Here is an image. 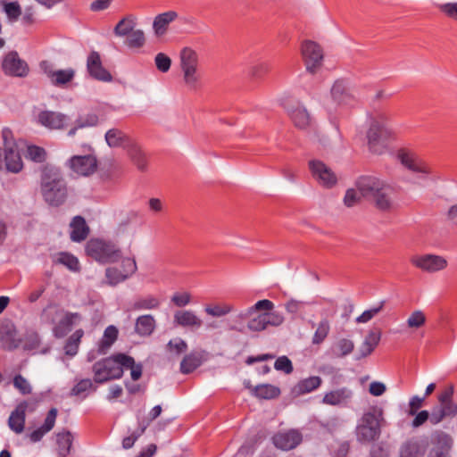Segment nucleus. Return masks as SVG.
<instances>
[{"mask_svg": "<svg viewBox=\"0 0 457 457\" xmlns=\"http://www.w3.org/2000/svg\"><path fill=\"white\" fill-rule=\"evenodd\" d=\"M57 413L56 408H51L46 414L44 424L28 435L32 443L39 442L46 433L52 430L55 424Z\"/></svg>", "mask_w": 457, "mask_h": 457, "instance_id": "27", "label": "nucleus"}, {"mask_svg": "<svg viewBox=\"0 0 457 457\" xmlns=\"http://www.w3.org/2000/svg\"><path fill=\"white\" fill-rule=\"evenodd\" d=\"M263 315L265 316V321L266 325L272 326V327H278L281 325L284 321L283 315L278 312H271L269 311L268 312H264Z\"/></svg>", "mask_w": 457, "mask_h": 457, "instance_id": "62", "label": "nucleus"}, {"mask_svg": "<svg viewBox=\"0 0 457 457\" xmlns=\"http://www.w3.org/2000/svg\"><path fill=\"white\" fill-rule=\"evenodd\" d=\"M13 386L22 394L29 395L31 393V386L27 379L21 374L15 375L13 378Z\"/></svg>", "mask_w": 457, "mask_h": 457, "instance_id": "63", "label": "nucleus"}, {"mask_svg": "<svg viewBox=\"0 0 457 457\" xmlns=\"http://www.w3.org/2000/svg\"><path fill=\"white\" fill-rule=\"evenodd\" d=\"M2 69L4 74L12 77H26L29 73L27 62L19 57L15 51L9 52L2 62Z\"/></svg>", "mask_w": 457, "mask_h": 457, "instance_id": "12", "label": "nucleus"}, {"mask_svg": "<svg viewBox=\"0 0 457 457\" xmlns=\"http://www.w3.org/2000/svg\"><path fill=\"white\" fill-rule=\"evenodd\" d=\"M274 368L277 370L283 371L286 374L292 373L294 370L291 360L285 355L277 358L274 363Z\"/></svg>", "mask_w": 457, "mask_h": 457, "instance_id": "60", "label": "nucleus"}, {"mask_svg": "<svg viewBox=\"0 0 457 457\" xmlns=\"http://www.w3.org/2000/svg\"><path fill=\"white\" fill-rule=\"evenodd\" d=\"M330 330L329 322L327 319H323L318 324V328L312 337V344L320 345L328 337Z\"/></svg>", "mask_w": 457, "mask_h": 457, "instance_id": "45", "label": "nucleus"}, {"mask_svg": "<svg viewBox=\"0 0 457 457\" xmlns=\"http://www.w3.org/2000/svg\"><path fill=\"white\" fill-rule=\"evenodd\" d=\"M351 395V391L345 387H343L326 393L322 403L328 405H338L345 402L346 399L350 398Z\"/></svg>", "mask_w": 457, "mask_h": 457, "instance_id": "38", "label": "nucleus"}, {"mask_svg": "<svg viewBox=\"0 0 457 457\" xmlns=\"http://www.w3.org/2000/svg\"><path fill=\"white\" fill-rule=\"evenodd\" d=\"M289 116L295 126L299 129H305L310 123V115L307 110L301 105L288 111Z\"/></svg>", "mask_w": 457, "mask_h": 457, "instance_id": "39", "label": "nucleus"}, {"mask_svg": "<svg viewBox=\"0 0 457 457\" xmlns=\"http://www.w3.org/2000/svg\"><path fill=\"white\" fill-rule=\"evenodd\" d=\"M204 361V351H192L186 354L180 362V372L182 374H190L199 368Z\"/></svg>", "mask_w": 457, "mask_h": 457, "instance_id": "29", "label": "nucleus"}, {"mask_svg": "<svg viewBox=\"0 0 457 457\" xmlns=\"http://www.w3.org/2000/svg\"><path fill=\"white\" fill-rule=\"evenodd\" d=\"M411 262L421 270L430 273L442 270L447 266L444 257L435 254L414 255L411 258Z\"/></svg>", "mask_w": 457, "mask_h": 457, "instance_id": "14", "label": "nucleus"}, {"mask_svg": "<svg viewBox=\"0 0 457 457\" xmlns=\"http://www.w3.org/2000/svg\"><path fill=\"white\" fill-rule=\"evenodd\" d=\"M197 62L198 56L193 49L185 47L181 50L180 66L184 73V80L190 87H195L198 80Z\"/></svg>", "mask_w": 457, "mask_h": 457, "instance_id": "8", "label": "nucleus"}, {"mask_svg": "<svg viewBox=\"0 0 457 457\" xmlns=\"http://www.w3.org/2000/svg\"><path fill=\"white\" fill-rule=\"evenodd\" d=\"M383 415V410L378 406L370 407L362 414L355 428V435L359 443L370 444L380 437L382 423L384 422Z\"/></svg>", "mask_w": 457, "mask_h": 457, "instance_id": "3", "label": "nucleus"}, {"mask_svg": "<svg viewBox=\"0 0 457 457\" xmlns=\"http://www.w3.org/2000/svg\"><path fill=\"white\" fill-rule=\"evenodd\" d=\"M167 348L170 352H174L177 355H179L187 350V344L185 340L177 337L169 341Z\"/></svg>", "mask_w": 457, "mask_h": 457, "instance_id": "57", "label": "nucleus"}, {"mask_svg": "<svg viewBox=\"0 0 457 457\" xmlns=\"http://www.w3.org/2000/svg\"><path fill=\"white\" fill-rule=\"evenodd\" d=\"M40 67L54 86H62L67 84L71 82L75 76L74 70L71 68L66 70L53 71L51 69V64L47 61L41 62Z\"/></svg>", "mask_w": 457, "mask_h": 457, "instance_id": "21", "label": "nucleus"}, {"mask_svg": "<svg viewBox=\"0 0 457 457\" xmlns=\"http://www.w3.org/2000/svg\"><path fill=\"white\" fill-rule=\"evenodd\" d=\"M56 262L64 265L71 271H79L80 266L79 259L68 252L59 253Z\"/></svg>", "mask_w": 457, "mask_h": 457, "instance_id": "43", "label": "nucleus"}, {"mask_svg": "<svg viewBox=\"0 0 457 457\" xmlns=\"http://www.w3.org/2000/svg\"><path fill=\"white\" fill-rule=\"evenodd\" d=\"M105 277L108 280V284L111 286H116L128 278V275H125L120 269L116 267L107 268L105 270Z\"/></svg>", "mask_w": 457, "mask_h": 457, "instance_id": "47", "label": "nucleus"}, {"mask_svg": "<svg viewBox=\"0 0 457 457\" xmlns=\"http://www.w3.org/2000/svg\"><path fill=\"white\" fill-rule=\"evenodd\" d=\"M119 330L115 326H108L104 329V335L98 343L97 353L105 354L111 348V346L114 344V342L117 340Z\"/></svg>", "mask_w": 457, "mask_h": 457, "instance_id": "35", "label": "nucleus"}, {"mask_svg": "<svg viewBox=\"0 0 457 457\" xmlns=\"http://www.w3.org/2000/svg\"><path fill=\"white\" fill-rule=\"evenodd\" d=\"M270 71V65L267 62H258L250 67L248 74L253 79H261Z\"/></svg>", "mask_w": 457, "mask_h": 457, "instance_id": "58", "label": "nucleus"}, {"mask_svg": "<svg viewBox=\"0 0 457 457\" xmlns=\"http://www.w3.org/2000/svg\"><path fill=\"white\" fill-rule=\"evenodd\" d=\"M130 363L129 355L122 353L101 359L92 366L94 382L104 384L113 379H120L123 376V366H129Z\"/></svg>", "mask_w": 457, "mask_h": 457, "instance_id": "2", "label": "nucleus"}, {"mask_svg": "<svg viewBox=\"0 0 457 457\" xmlns=\"http://www.w3.org/2000/svg\"><path fill=\"white\" fill-rule=\"evenodd\" d=\"M17 330L12 321H4L0 325V346L4 350L12 351L18 348L21 340L16 338Z\"/></svg>", "mask_w": 457, "mask_h": 457, "instance_id": "18", "label": "nucleus"}, {"mask_svg": "<svg viewBox=\"0 0 457 457\" xmlns=\"http://www.w3.org/2000/svg\"><path fill=\"white\" fill-rule=\"evenodd\" d=\"M386 183L380 179L371 176H361L356 181V187L361 195L369 200H373L376 195L380 191Z\"/></svg>", "mask_w": 457, "mask_h": 457, "instance_id": "15", "label": "nucleus"}, {"mask_svg": "<svg viewBox=\"0 0 457 457\" xmlns=\"http://www.w3.org/2000/svg\"><path fill=\"white\" fill-rule=\"evenodd\" d=\"M301 50L307 71L314 73L321 65L323 60L322 49L316 42L306 40L302 44Z\"/></svg>", "mask_w": 457, "mask_h": 457, "instance_id": "10", "label": "nucleus"}, {"mask_svg": "<svg viewBox=\"0 0 457 457\" xmlns=\"http://www.w3.org/2000/svg\"><path fill=\"white\" fill-rule=\"evenodd\" d=\"M27 157L35 162H44L46 158V152L43 147L29 145L27 149Z\"/></svg>", "mask_w": 457, "mask_h": 457, "instance_id": "53", "label": "nucleus"}, {"mask_svg": "<svg viewBox=\"0 0 457 457\" xmlns=\"http://www.w3.org/2000/svg\"><path fill=\"white\" fill-rule=\"evenodd\" d=\"M38 122L50 129H62L69 120L63 113L53 111H42L37 116Z\"/></svg>", "mask_w": 457, "mask_h": 457, "instance_id": "23", "label": "nucleus"}, {"mask_svg": "<svg viewBox=\"0 0 457 457\" xmlns=\"http://www.w3.org/2000/svg\"><path fill=\"white\" fill-rule=\"evenodd\" d=\"M302 440V434L295 429L277 433L272 436V443L274 445L284 451H289L295 448L300 445Z\"/></svg>", "mask_w": 457, "mask_h": 457, "instance_id": "17", "label": "nucleus"}, {"mask_svg": "<svg viewBox=\"0 0 457 457\" xmlns=\"http://www.w3.org/2000/svg\"><path fill=\"white\" fill-rule=\"evenodd\" d=\"M280 393L279 387L271 384H260L253 388V395L264 400L275 399Z\"/></svg>", "mask_w": 457, "mask_h": 457, "instance_id": "37", "label": "nucleus"}, {"mask_svg": "<svg viewBox=\"0 0 457 457\" xmlns=\"http://www.w3.org/2000/svg\"><path fill=\"white\" fill-rule=\"evenodd\" d=\"M160 305V301L153 296L148 295L144 298H138L134 301L132 303V310L134 311H141V310H153L157 309Z\"/></svg>", "mask_w": 457, "mask_h": 457, "instance_id": "42", "label": "nucleus"}, {"mask_svg": "<svg viewBox=\"0 0 457 457\" xmlns=\"http://www.w3.org/2000/svg\"><path fill=\"white\" fill-rule=\"evenodd\" d=\"M274 307V303L268 299L260 300L257 303H255L253 306L246 309L245 312L240 313L241 318H249L252 316L255 312L258 311H272Z\"/></svg>", "mask_w": 457, "mask_h": 457, "instance_id": "44", "label": "nucleus"}, {"mask_svg": "<svg viewBox=\"0 0 457 457\" xmlns=\"http://www.w3.org/2000/svg\"><path fill=\"white\" fill-rule=\"evenodd\" d=\"M156 327V322L153 315L145 314L139 316L135 322V333L140 337H150Z\"/></svg>", "mask_w": 457, "mask_h": 457, "instance_id": "34", "label": "nucleus"}, {"mask_svg": "<svg viewBox=\"0 0 457 457\" xmlns=\"http://www.w3.org/2000/svg\"><path fill=\"white\" fill-rule=\"evenodd\" d=\"M104 137L107 145L112 148L122 147L128 149L133 143L125 132L116 128L107 130Z\"/></svg>", "mask_w": 457, "mask_h": 457, "instance_id": "30", "label": "nucleus"}, {"mask_svg": "<svg viewBox=\"0 0 457 457\" xmlns=\"http://www.w3.org/2000/svg\"><path fill=\"white\" fill-rule=\"evenodd\" d=\"M322 380L319 376H311L300 380L293 388L292 394L300 396L309 394L320 386Z\"/></svg>", "mask_w": 457, "mask_h": 457, "instance_id": "33", "label": "nucleus"}, {"mask_svg": "<svg viewBox=\"0 0 457 457\" xmlns=\"http://www.w3.org/2000/svg\"><path fill=\"white\" fill-rule=\"evenodd\" d=\"M70 227V238L72 242L80 243L89 234V227L87 225L86 220L80 215H77L71 220Z\"/></svg>", "mask_w": 457, "mask_h": 457, "instance_id": "28", "label": "nucleus"}, {"mask_svg": "<svg viewBox=\"0 0 457 457\" xmlns=\"http://www.w3.org/2000/svg\"><path fill=\"white\" fill-rule=\"evenodd\" d=\"M87 71L90 77L96 80L104 82L112 80V74L103 66L100 54L96 51H92L87 56Z\"/></svg>", "mask_w": 457, "mask_h": 457, "instance_id": "16", "label": "nucleus"}, {"mask_svg": "<svg viewBox=\"0 0 457 457\" xmlns=\"http://www.w3.org/2000/svg\"><path fill=\"white\" fill-rule=\"evenodd\" d=\"M73 436L68 430L60 432L56 435V444L60 456L66 457L70 454Z\"/></svg>", "mask_w": 457, "mask_h": 457, "instance_id": "40", "label": "nucleus"}, {"mask_svg": "<svg viewBox=\"0 0 457 457\" xmlns=\"http://www.w3.org/2000/svg\"><path fill=\"white\" fill-rule=\"evenodd\" d=\"M427 448V440L412 437L402 445L399 457H423Z\"/></svg>", "mask_w": 457, "mask_h": 457, "instance_id": "24", "label": "nucleus"}, {"mask_svg": "<svg viewBox=\"0 0 457 457\" xmlns=\"http://www.w3.org/2000/svg\"><path fill=\"white\" fill-rule=\"evenodd\" d=\"M135 23L129 18L121 19L114 27L113 33L117 37L129 36L134 29Z\"/></svg>", "mask_w": 457, "mask_h": 457, "instance_id": "46", "label": "nucleus"}, {"mask_svg": "<svg viewBox=\"0 0 457 457\" xmlns=\"http://www.w3.org/2000/svg\"><path fill=\"white\" fill-rule=\"evenodd\" d=\"M149 426V422H140L139 428L134 431L130 436H125L122 440V447L124 449H130L135 442L138 439L139 436H141L145 428Z\"/></svg>", "mask_w": 457, "mask_h": 457, "instance_id": "48", "label": "nucleus"}, {"mask_svg": "<svg viewBox=\"0 0 457 457\" xmlns=\"http://www.w3.org/2000/svg\"><path fill=\"white\" fill-rule=\"evenodd\" d=\"M41 345V337L36 331L27 333L24 339L23 349L25 351H37Z\"/></svg>", "mask_w": 457, "mask_h": 457, "instance_id": "50", "label": "nucleus"}, {"mask_svg": "<svg viewBox=\"0 0 457 457\" xmlns=\"http://www.w3.org/2000/svg\"><path fill=\"white\" fill-rule=\"evenodd\" d=\"M396 189L390 184H386L373 198L372 202L377 209L382 212H389L393 209Z\"/></svg>", "mask_w": 457, "mask_h": 457, "instance_id": "19", "label": "nucleus"}, {"mask_svg": "<svg viewBox=\"0 0 457 457\" xmlns=\"http://www.w3.org/2000/svg\"><path fill=\"white\" fill-rule=\"evenodd\" d=\"M128 154L138 170L143 171L146 169L147 160L145 154L143 153L139 146L132 143L131 145L128 148Z\"/></svg>", "mask_w": 457, "mask_h": 457, "instance_id": "41", "label": "nucleus"}, {"mask_svg": "<svg viewBox=\"0 0 457 457\" xmlns=\"http://www.w3.org/2000/svg\"><path fill=\"white\" fill-rule=\"evenodd\" d=\"M69 168L77 175L88 177L96 172L98 162L95 155H74L68 161Z\"/></svg>", "mask_w": 457, "mask_h": 457, "instance_id": "11", "label": "nucleus"}, {"mask_svg": "<svg viewBox=\"0 0 457 457\" xmlns=\"http://www.w3.org/2000/svg\"><path fill=\"white\" fill-rule=\"evenodd\" d=\"M99 118L96 113H87L86 115H79L75 121L79 128L94 127L98 124Z\"/></svg>", "mask_w": 457, "mask_h": 457, "instance_id": "55", "label": "nucleus"}, {"mask_svg": "<svg viewBox=\"0 0 457 457\" xmlns=\"http://www.w3.org/2000/svg\"><path fill=\"white\" fill-rule=\"evenodd\" d=\"M127 37L126 45L129 48H140L145 43V34L141 29L133 30Z\"/></svg>", "mask_w": 457, "mask_h": 457, "instance_id": "49", "label": "nucleus"}, {"mask_svg": "<svg viewBox=\"0 0 457 457\" xmlns=\"http://www.w3.org/2000/svg\"><path fill=\"white\" fill-rule=\"evenodd\" d=\"M97 387L94 386L93 382L89 378L80 379L71 390V395H81L83 393L92 390L96 391Z\"/></svg>", "mask_w": 457, "mask_h": 457, "instance_id": "51", "label": "nucleus"}, {"mask_svg": "<svg viewBox=\"0 0 457 457\" xmlns=\"http://www.w3.org/2000/svg\"><path fill=\"white\" fill-rule=\"evenodd\" d=\"M84 336V330L82 328H79L75 330L65 341L63 351L65 355L72 358L74 357L79 348V345L81 343V339Z\"/></svg>", "mask_w": 457, "mask_h": 457, "instance_id": "36", "label": "nucleus"}, {"mask_svg": "<svg viewBox=\"0 0 457 457\" xmlns=\"http://www.w3.org/2000/svg\"><path fill=\"white\" fill-rule=\"evenodd\" d=\"M265 319L263 313L258 314L248 321L247 328L254 332L262 331L267 328Z\"/></svg>", "mask_w": 457, "mask_h": 457, "instance_id": "56", "label": "nucleus"}, {"mask_svg": "<svg viewBox=\"0 0 457 457\" xmlns=\"http://www.w3.org/2000/svg\"><path fill=\"white\" fill-rule=\"evenodd\" d=\"M86 253L103 263L115 262L121 258V251L115 244L100 238H92L87 241Z\"/></svg>", "mask_w": 457, "mask_h": 457, "instance_id": "5", "label": "nucleus"}, {"mask_svg": "<svg viewBox=\"0 0 457 457\" xmlns=\"http://www.w3.org/2000/svg\"><path fill=\"white\" fill-rule=\"evenodd\" d=\"M80 319L81 316L78 312H63L57 323L52 328L53 336L55 338H63L72 330L76 321Z\"/></svg>", "mask_w": 457, "mask_h": 457, "instance_id": "20", "label": "nucleus"}, {"mask_svg": "<svg viewBox=\"0 0 457 457\" xmlns=\"http://www.w3.org/2000/svg\"><path fill=\"white\" fill-rule=\"evenodd\" d=\"M178 18V12L168 11L156 15L153 22V29L157 37L163 36L168 29L169 25Z\"/></svg>", "mask_w": 457, "mask_h": 457, "instance_id": "31", "label": "nucleus"}, {"mask_svg": "<svg viewBox=\"0 0 457 457\" xmlns=\"http://www.w3.org/2000/svg\"><path fill=\"white\" fill-rule=\"evenodd\" d=\"M380 339L381 331L379 328L370 330L366 335L362 344L359 347V352L355 357V360L360 361L370 355L375 348L378 345Z\"/></svg>", "mask_w": 457, "mask_h": 457, "instance_id": "25", "label": "nucleus"}, {"mask_svg": "<svg viewBox=\"0 0 457 457\" xmlns=\"http://www.w3.org/2000/svg\"><path fill=\"white\" fill-rule=\"evenodd\" d=\"M397 157L401 163L411 171L423 174L430 172L429 168L413 152L401 149L398 151Z\"/></svg>", "mask_w": 457, "mask_h": 457, "instance_id": "22", "label": "nucleus"}, {"mask_svg": "<svg viewBox=\"0 0 457 457\" xmlns=\"http://www.w3.org/2000/svg\"><path fill=\"white\" fill-rule=\"evenodd\" d=\"M426 322V316L421 311L413 312L407 320L409 328H419Z\"/></svg>", "mask_w": 457, "mask_h": 457, "instance_id": "59", "label": "nucleus"}, {"mask_svg": "<svg viewBox=\"0 0 457 457\" xmlns=\"http://www.w3.org/2000/svg\"><path fill=\"white\" fill-rule=\"evenodd\" d=\"M331 97L338 105L354 106L358 103L355 88L344 79L336 80L330 90Z\"/></svg>", "mask_w": 457, "mask_h": 457, "instance_id": "7", "label": "nucleus"}, {"mask_svg": "<svg viewBox=\"0 0 457 457\" xmlns=\"http://www.w3.org/2000/svg\"><path fill=\"white\" fill-rule=\"evenodd\" d=\"M154 62L156 68L161 72H167L170 69L171 60L170 58L163 53H159L155 55Z\"/></svg>", "mask_w": 457, "mask_h": 457, "instance_id": "61", "label": "nucleus"}, {"mask_svg": "<svg viewBox=\"0 0 457 457\" xmlns=\"http://www.w3.org/2000/svg\"><path fill=\"white\" fill-rule=\"evenodd\" d=\"M309 169L315 180L324 187L330 188L337 183V176L324 162L319 160H311Z\"/></svg>", "mask_w": 457, "mask_h": 457, "instance_id": "13", "label": "nucleus"}, {"mask_svg": "<svg viewBox=\"0 0 457 457\" xmlns=\"http://www.w3.org/2000/svg\"><path fill=\"white\" fill-rule=\"evenodd\" d=\"M354 349V344L352 340L342 338L335 346V353L337 357H345L350 354Z\"/></svg>", "mask_w": 457, "mask_h": 457, "instance_id": "52", "label": "nucleus"}, {"mask_svg": "<svg viewBox=\"0 0 457 457\" xmlns=\"http://www.w3.org/2000/svg\"><path fill=\"white\" fill-rule=\"evenodd\" d=\"M4 11L10 20H17L21 14V9L17 2H9L4 4Z\"/></svg>", "mask_w": 457, "mask_h": 457, "instance_id": "64", "label": "nucleus"}, {"mask_svg": "<svg viewBox=\"0 0 457 457\" xmlns=\"http://www.w3.org/2000/svg\"><path fill=\"white\" fill-rule=\"evenodd\" d=\"M27 408L28 403L23 401L15 407L9 416L8 426L16 434H21L24 430Z\"/></svg>", "mask_w": 457, "mask_h": 457, "instance_id": "26", "label": "nucleus"}, {"mask_svg": "<svg viewBox=\"0 0 457 457\" xmlns=\"http://www.w3.org/2000/svg\"><path fill=\"white\" fill-rule=\"evenodd\" d=\"M431 448L427 457H451L453 440L445 431L436 430L431 435Z\"/></svg>", "mask_w": 457, "mask_h": 457, "instance_id": "9", "label": "nucleus"}, {"mask_svg": "<svg viewBox=\"0 0 457 457\" xmlns=\"http://www.w3.org/2000/svg\"><path fill=\"white\" fill-rule=\"evenodd\" d=\"M174 323L184 328H199L203 321L192 311H177L174 314Z\"/></svg>", "mask_w": 457, "mask_h": 457, "instance_id": "32", "label": "nucleus"}, {"mask_svg": "<svg viewBox=\"0 0 457 457\" xmlns=\"http://www.w3.org/2000/svg\"><path fill=\"white\" fill-rule=\"evenodd\" d=\"M40 190L43 199L51 206L63 204L68 197V187L59 168L46 165L41 170Z\"/></svg>", "mask_w": 457, "mask_h": 457, "instance_id": "1", "label": "nucleus"}, {"mask_svg": "<svg viewBox=\"0 0 457 457\" xmlns=\"http://www.w3.org/2000/svg\"><path fill=\"white\" fill-rule=\"evenodd\" d=\"M392 135L393 131L383 117L374 119L367 132L370 150L375 154H381L386 146V141Z\"/></svg>", "mask_w": 457, "mask_h": 457, "instance_id": "6", "label": "nucleus"}, {"mask_svg": "<svg viewBox=\"0 0 457 457\" xmlns=\"http://www.w3.org/2000/svg\"><path fill=\"white\" fill-rule=\"evenodd\" d=\"M385 301H381L378 305L371 307L369 310L364 311L359 317H357L356 321L359 323H365L370 320L374 316H376L380 311H382Z\"/></svg>", "mask_w": 457, "mask_h": 457, "instance_id": "54", "label": "nucleus"}, {"mask_svg": "<svg viewBox=\"0 0 457 457\" xmlns=\"http://www.w3.org/2000/svg\"><path fill=\"white\" fill-rule=\"evenodd\" d=\"M4 147L0 148V170H5L12 173H18L23 168V162L18 145L13 139L12 131L9 128L2 130Z\"/></svg>", "mask_w": 457, "mask_h": 457, "instance_id": "4", "label": "nucleus"}]
</instances>
